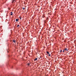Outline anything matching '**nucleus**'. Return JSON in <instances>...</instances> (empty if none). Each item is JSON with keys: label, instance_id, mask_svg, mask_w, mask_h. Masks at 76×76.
Segmentation results:
<instances>
[{"label": "nucleus", "instance_id": "4468645a", "mask_svg": "<svg viewBox=\"0 0 76 76\" xmlns=\"http://www.w3.org/2000/svg\"><path fill=\"white\" fill-rule=\"evenodd\" d=\"M49 56H50V54H49Z\"/></svg>", "mask_w": 76, "mask_h": 76}, {"label": "nucleus", "instance_id": "f257e3e1", "mask_svg": "<svg viewBox=\"0 0 76 76\" xmlns=\"http://www.w3.org/2000/svg\"><path fill=\"white\" fill-rule=\"evenodd\" d=\"M64 51H68V50L67 48H66L64 49Z\"/></svg>", "mask_w": 76, "mask_h": 76}, {"label": "nucleus", "instance_id": "6e6552de", "mask_svg": "<svg viewBox=\"0 0 76 76\" xmlns=\"http://www.w3.org/2000/svg\"><path fill=\"white\" fill-rule=\"evenodd\" d=\"M19 26H20L19 25H18L17 26V27H18V28H19Z\"/></svg>", "mask_w": 76, "mask_h": 76}, {"label": "nucleus", "instance_id": "20e7f679", "mask_svg": "<svg viewBox=\"0 0 76 76\" xmlns=\"http://www.w3.org/2000/svg\"><path fill=\"white\" fill-rule=\"evenodd\" d=\"M18 20H19V19H16V22H18Z\"/></svg>", "mask_w": 76, "mask_h": 76}, {"label": "nucleus", "instance_id": "f3484780", "mask_svg": "<svg viewBox=\"0 0 76 76\" xmlns=\"http://www.w3.org/2000/svg\"><path fill=\"white\" fill-rule=\"evenodd\" d=\"M26 0V1L27 0Z\"/></svg>", "mask_w": 76, "mask_h": 76}, {"label": "nucleus", "instance_id": "7ed1b4c3", "mask_svg": "<svg viewBox=\"0 0 76 76\" xmlns=\"http://www.w3.org/2000/svg\"><path fill=\"white\" fill-rule=\"evenodd\" d=\"M42 18H45V15H43L42 16Z\"/></svg>", "mask_w": 76, "mask_h": 76}, {"label": "nucleus", "instance_id": "1a4fd4ad", "mask_svg": "<svg viewBox=\"0 0 76 76\" xmlns=\"http://www.w3.org/2000/svg\"><path fill=\"white\" fill-rule=\"evenodd\" d=\"M23 10H25V8H23Z\"/></svg>", "mask_w": 76, "mask_h": 76}, {"label": "nucleus", "instance_id": "423d86ee", "mask_svg": "<svg viewBox=\"0 0 76 76\" xmlns=\"http://www.w3.org/2000/svg\"><path fill=\"white\" fill-rule=\"evenodd\" d=\"M34 61L37 60V58H35V59H34Z\"/></svg>", "mask_w": 76, "mask_h": 76}, {"label": "nucleus", "instance_id": "dca6fc26", "mask_svg": "<svg viewBox=\"0 0 76 76\" xmlns=\"http://www.w3.org/2000/svg\"><path fill=\"white\" fill-rule=\"evenodd\" d=\"M64 50H63V52H64Z\"/></svg>", "mask_w": 76, "mask_h": 76}, {"label": "nucleus", "instance_id": "9b49d317", "mask_svg": "<svg viewBox=\"0 0 76 76\" xmlns=\"http://www.w3.org/2000/svg\"><path fill=\"white\" fill-rule=\"evenodd\" d=\"M19 18H20V19L21 20V19H22V18H21V17H19Z\"/></svg>", "mask_w": 76, "mask_h": 76}, {"label": "nucleus", "instance_id": "0eeeda50", "mask_svg": "<svg viewBox=\"0 0 76 76\" xmlns=\"http://www.w3.org/2000/svg\"><path fill=\"white\" fill-rule=\"evenodd\" d=\"M27 65L28 66H29L30 65V64L29 63Z\"/></svg>", "mask_w": 76, "mask_h": 76}, {"label": "nucleus", "instance_id": "f03ea898", "mask_svg": "<svg viewBox=\"0 0 76 76\" xmlns=\"http://www.w3.org/2000/svg\"><path fill=\"white\" fill-rule=\"evenodd\" d=\"M15 1V0H12V3H13Z\"/></svg>", "mask_w": 76, "mask_h": 76}, {"label": "nucleus", "instance_id": "f8f14e48", "mask_svg": "<svg viewBox=\"0 0 76 76\" xmlns=\"http://www.w3.org/2000/svg\"><path fill=\"white\" fill-rule=\"evenodd\" d=\"M61 51H62V50H60V53H61Z\"/></svg>", "mask_w": 76, "mask_h": 76}, {"label": "nucleus", "instance_id": "9d476101", "mask_svg": "<svg viewBox=\"0 0 76 76\" xmlns=\"http://www.w3.org/2000/svg\"><path fill=\"white\" fill-rule=\"evenodd\" d=\"M13 42H14L15 43V40H14L13 41Z\"/></svg>", "mask_w": 76, "mask_h": 76}, {"label": "nucleus", "instance_id": "2eb2a0df", "mask_svg": "<svg viewBox=\"0 0 76 76\" xmlns=\"http://www.w3.org/2000/svg\"><path fill=\"white\" fill-rule=\"evenodd\" d=\"M11 13L12 14V13H13V12H11Z\"/></svg>", "mask_w": 76, "mask_h": 76}, {"label": "nucleus", "instance_id": "ddd939ff", "mask_svg": "<svg viewBox=\"0 0 76 76\" xmlns=\"http://www.w3.org/2000/svg\"><path fill=\"white\" fill-rule=\"evenodd\" d=\"M13 15V13H11V14H10V15Z\"/></svg>", "mask_w": 76, "mask_h": 76}, {"label": "nucleus", "instance_id": "39448f33", "mask_svg": "<svg viewBox=\"0 0 76 76\" xmlns=\"http://www.w3.org/2000/svg\"><path fill=\"white\" fill-rule=\"evenodd\" d=\"M46 53H47V54H49L50 53H49V52L48 51H47Z\"/></svg>", "mask_w": 76, "mask_h": 76}]
</instances>
